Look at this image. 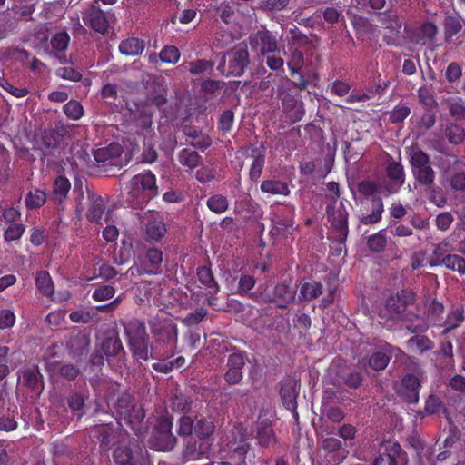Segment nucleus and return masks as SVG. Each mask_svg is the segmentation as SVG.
Wrapping results in <instances>:
<instances>
[{
  "label": "nucleus",
  "instance_id": "nucleus-57",
  "mask_svg": "<svg viewBox=\"0 0 465 465\" xmlns=\"http://www.w3.org/2000/svg\"><path fill=\"white\" fill-rule=\"evenodd\" d=\"M25 231V226L21 223H10L4 232V239L5 242H13L19 240Z\"/></svg>",
  "mask_w": 465,
  "mask_h": 465
},
{
  "label": "nucleus",
  "instance_id": "nucleus-16",
  "mask_svg": "<svg viewBox=\"0 0 465 465\" xmlns=\"http://www.w3.org/2000/svg\"><path fill=\"white\" fill-rule=\"evenodd\" d=\"M208 4L205 12L210 13L215 19H221L226 25L235 19L236 4L232 0H205Z\"/></svg>",
  "mask_w": 465,
  "mask_h": 465
},
{
  "label": "nucleus",
  "instance_id": "nucleus-28",
  "mask_svg": "<svg viewBox=\"0 0 465 465\" xmlns=\"http://www.w3.org/2000/svg\"><path fill=\"white\" fill-rule=\"evenodd\" d=\"M22 380L23 384L33 391H42L44 388L43 375L37 365L25 369Z\"/></svg>",
  "mask_w": 465,
  "mask_h": 465
},
{
  "label": "nucleus",
  "instance_id": "nucleus-47",
  "mask_svg": "<svg viewBox=\"0 0 465 465\" xmlns=\"http://www.w3.org/2000/svg\"><path fill=\"white\" fill-rule=\"evenodd\" d=\"M437 33L438 28L433 23H423L419 29L416 42L418 44L426 45L428 42L434 39Z\"/></svg>",
  "mask_w": 465,
  "mask_h": 465
},
{
  "label": "nucleus",
  "instance_id": "nucleus-7",
  "mask_svg": "<svg viewBox=\"0 0 465 465\" xmlns=\"http://www.w3.org/2000/svg\"><path fill=\"white\" fill-rule=\"evenodd\" d=\"M82 19L86 26L104 35L108 33L111 25L115 21V16L111 10H102L98 0H94L83 11Z\"/></svg>",
  "mask_w": 465,
  "mask_h": 465
},
{
  "label": "nucleus",
  "instance_id": "nucleus-12",
  "mask_svg": "<svg viewBox=\"0 0 465 465\" xmlns=\"http://www.w3.org/2000/svg\"><path fill=\"white\" fill-rule=\"evenodd\" d=\"M249 43L252 50L262 55L278 50L277 35L266 28L252 34L249 36Z\"/></svg>",
  "mask_w": 465,
  "mask_h": 465
},
{
  "label": "nucleus",
  "instance_id": "nucleus-18",
  "mask_svg": "<svg viewBox=\"0 0 465 465\" xmlns=\"http://www.w3.org/2000/svg\"><path fill=\"white\" fill-rule=\"evenodd\" d=\"M328 220L333 229L339 233V243L342 244L346 242L349 233L348 217L349 213L342 203L336 209L330 211L327 208Z\"/></svg>",
  "mask_w": 465,
  "mask_h": 465
},
{
  "label": "nucleus",
  "instance_id": "nucleus-31",
  "mask_svg": "<svg viewBox=\"0 0 465 465\" xmlns=\"http://www.w3.org/2000/svg\"><path fill=\"white\" fill-rule=\"evenodd\" d=\"M149 340L148 336L147 339L136 341L127 345L134 358L143 361L158 358L153 351L149 350Z\"/></svg>",
  "mask_w": 465,
  "mask_h": 465
},
{
  "label": "nucleus",
  "instance_id": "nucleus-42",
  "mask_svg": "<svg viewBox=\"0 0 465 465\" xmlns=\"http://www.w3.org/2000/svg\"><path fill=\"white\" fill-rule=\"evenodd\" d=\"M438 263L446 269L458 272L460 276L465 274V258L459 254L450 253Z\"/></svg>",
  "mask_w": 465,
  "mask_h": 465
},
{
  "label": "nucleus",
  "instance_id": "nucleus-27",
  "mask_svg": "<svg viewBox=\"0 0 465 465\" xmlns=\"http://www.w3.org/2000/svg\"><path fill=\"white\" fill-rule=\"evenodd\" d=\"M89 345V336L84 331L71 334L67 341V349L74 357L82 356L86 353Z\"/></svg>",
  "mask_w": 465,
  "mask_h": 465
},
{
  "label": "nucleus",
  "instance_id": "nucleus-46",
  "mask_svg": "<svg viewBox=\"0 0 465 465\" xmlns=\"http://www.w3.org/2000/svg\"><path fill=\"white\" fill-rule=\"evenodd\" d=\"M178 160L182 165L193 169L199 165L201 156L195 150L185 148L180 152Z\"/></svg>",
  "mask_w": 465,
  "mask_h": 465
},
{
  "label": "nucleus",
  "instance_id": "nucleus-8",
  "mask_svg": "<svg viewBox=\"0 0 465 465\" xmlns=\"http://www.w3.org/2000/svg\"><path fill=\"white\" fill-rule=\"evenodd\" d=\"M193 430L199 441L193 444V448L189 444L186 447V455H191L192 459L199 458L203 454V420H199L193 427V420L191 417L182 416L179 420L178 434L183 437L190 436Z\"/></svg>",
  "mask_w": 465,
  "mask_h": 465
},
{
  "label": "nucleus",
  "instance_id": "nucleus-34",
  "mask_svg": "<svg viewBox=\"0 0 465 465\" xmlns=\"http://www.w3.org/2000/svg\"><path fill=\"white\" fill-rule=\"evenodd\" d=\"M71 189V183L65 176L59 175L53 183L52 199L55 203L61 204L67 198Z\"/></svg>",
  "mask_w": 465,
  "mask_h": 465
},
{
  "label": "nucleus",
  "instance_id": "nucleus-53",
  "mask_svg": "<svg viewBox=\"0 0 465 465\" xmlns=\"http://www.w3.org/2000/svg\"><path fill=\"white\" fill-rule=\"evenodd\" d=\"M63 111L67 118L76 121L84 114V109L80 102L70 100L63 106Z\"/></svg>",
  "mask_w": 465,
  "mask_h": 465
},
{
  "label": "nucleus",
  "instance_id": "nucleus-20",
  "mask_svg": "<svg viewBox=\"0 0 465 465\" xmlns=\"http://www.w3.org/2000/svg\"><path fill=\"white\" fill-rule=\"evenodd\" d=\"M300 384L293 378H287L281 382L280 396L285 409L298 416L297 397L299 394Z\"/></svg>",
  "mask_w": 465,
  "mask_h": 465
},
{
  "label": "nucleus",
  "instance_id": "nucleus-13",
  "mask_svg": "<svg viewBox=\"0 0 465 465\" xmlns=\"http://www.w3.org/2000/svg\"><path fill=\"white\" fill-rule=\"evenodd\" d=\"M420 380L412 373L405 374L396 390L397 395L408 404H416L420 400Z\"/></svg>",
  "mask_w": 465,
  "mask_h": 465
},
{
  "label": "nucleus",
  "instance_id": "nucleus-15",
  "mask_svg": "<svg viewBox=\"0 0 465 465\" xmlns=\"http://www.w3.org/2000/svg\"><path fill=\"white\" fill-rule=\"evenodd\" d=\"M231 397V392H224L222 391H216L213 392V399L208 403L207 407L208 409H214V415H209V419H211L210 422H207L205 420V444L208 443L209 436L213 432L216 417H220L224 414V410L230 401Z\"/></svg>",
  "mask_w": 465,
  "mask_h": 465
},
{
  "label": "nucleus",
  "instance_id": "nucleus-37",
  "mask_svg": "<svg viewBox=\"0 0 465 465\" xmlns=\"http://www.w3.org/2000/svg\"><path fill=\"white\" fill-rule=\"evenodd\" d=\"M89 198L91 199V203L86 217L91 223H101L105 210L104 201L101 196H95L94 194L89 195Z\"/></svg>",
  "mask_w": 465,
  "mask_h": 465
},
{
  "label": "nucleus",
  "instance_id": "nucleus-1",
  "mask_svg": "<svg viewBox=\"0 0 465 465\" xmlns=\"http://www.w3.org/2000/svg\"><path fill=\"white\" fill-rule=\"evenodd\" d=\"M215 64L216 70L223 76L242 75L250 64L247 45L239 43L225 53L216 54L211 61L205 60V72L212 70Z\"/></svg>",
  "mask_w": 465,
  "mask_h": 465
},
{
  "label": "nucleus",
  "instance_id": "nucleus-44",
  "mask_svg": "<svg viewBox=\"0 0 465 465\" xmlns=\"http://www.w3.org/2000/svg\"><path fill=\"white\" fill-rule=\"evenodd\" d=\"M388 242L386 230L381 229L376 233L370 235L367 239V246L372 252H381L386 249Z\"/></svg>",
  "mask_w": 465,
  "mask_h": 465
},
{
  "label": "nucleus",
  "instance_id": "nucleus-45",
  "mask_svg": "<svg viewBox=\"0 0 465 465\" xmlns=\"http://www.w3.org/2000/svg\"><path fill=\"white\" fill-rule=\"evenodd\" d=\"M46 202V193L38 188H33L27 193L25 203L27 209L35 210L42 207Z\"/></svg>",
  "mask_w": 465,
  "mask_h": 465
},
{
  "label": "nucleus",
  "instance_id": "nucleus-23",
  "mask_svg": "<svg viewBox=\"0 0 465 465\" xmlns=\"http://www.w3.org/2000/svg\"><path fill=\"white\" fill-rule=\"evenodd\" d=\"M255 440L257 444L262 448H268L277 440L272 422L268 418H258L255 426Z\"/></svg>",
  "mask_w": 465,
  "mask_h": 465
},
{
  "label": "nucleus",
  "instance_id": "nucleus-14",
  "mask_svg": "<svg viewBox=\"0 0 465 465\" xmlns=\"http://www.w3.org/2000/svg\"><path fill=\"white\" fill-rule=\"evenodd\" d=\"M385 173L389 182L381 183V187L384 190L383 192H386V196H388L398 193L400 188L404 184L405 172L401 162L392 160L388 163Z\"/></svg>",
  "mask_w": 465,
  "mask_h": 465
},
{
  "label": "nucleus",
  "instance_id": "nucleus-39",
  "mask_svg": "<svg viewBox=\"0 0 465 465\" xmlns=\"http://www.w3.org/2000/svg\"><path fill=\"white\" fill-rule=\"evenodd\" d=\"M113 460L117 465H138L129 446H118L113 451Z\"/></svg>",
  "mask_w": 465,
  "mask_h": 465
},
{
  "label": "nucleus",
  "instance_id": "nucleus-62",
  "mask_svg": "<svg viewBox=\"0 0 465 465\" xmlns=\"http://www.w3.org/2000/svg\"><path fill=\"white\" fill-rule=\"evenodd\" d=\"M70 41V36L66 32H60L55 34L51 38V46L58 52H64L67 49Z\"/></svg>",
  "mask_w": 465,
  "mask_h": 465
},
{
  "label": "nucleus",
  "instance_id": "nucleus-61",
  "mask_svg": "<svg viewBox=\"0 0 465 465\" xmlns=\"http://www.w3.org/2000/svg\"><path fill=\"white\" fill-rule=\"evenodd\" d=\"M418 98L420 103L422 104L427 110L433 109L437 106V102L434 96L432 95L430 90L426 86L419 88Z\"/></svg>",
  "mask_w": 465,
  "mask_h": 465
},
{
  "label": "nucleus",
  "instance_id": "nucleus-10",
  "mask_svg": "<svg viewBox=\"0 0 465 465\" xmlns=\"http://www.w3.org/2000/svg\"><path fill=\"white\" fill-rule=\"evenodd\" d=\"M304 64V55L302 51L294 49L291 52L290 58L287 61V66L290 75L293 80L286 78V84L292 85L299 91L307 89L310 84V77L302 74V70Z\"/></svg>",
  "mask_w": 465,
  "mask_h": 465
},
{
  "label": "nucleus",
  "instance_id": "nucleus-33",
  "mask_svg": "<svg viewBox=\"0 0 465 465\" xmlns=\"http://www.w3.org/2000/svg\"><path fill=\"white\" fill-rule=\"evenodd\" d=\"M121 152L119 144L110 143L106 147L94 150V158L98 163L111 164L112 160L119 156Z\"/></svg>",
  "mask_w": 465,
  "mask_h": 465
},
{
  "label": "nucleus",
  "instance_id": "nucleus-38",
  "mask_svg": "<svg viewBox=\"0 0 465 465\" xmlns=\"http://www.w3.org/2000/svg\"><path fill=\"white\" fill-rule=\"evenodd\" d=\"M441 411H445L442 400L440 397L431 394L425 401L424 410L418 411L417 415L422 419L426 416L439 414Z\"/></svg>",
  "mask_w": 465,
  "mask_h": 465
},
{
  "label": "nucleus",
  "instance_id": "nucleus-54",
  "mask_svg": "<svg viewBox=\"0 0 465 465\" xmlns=\"http://www.w3.org/2000/svg\"><path fill=\"white\" fill-rule=\"evenodd\" d=\"M265 163V156L263 154H258L253 157L250 171L249 177L253 183H258L259 178L262 173Z\"/></svg>",
  "mask_w": 465,
  "mask_h": 465
},
{
  "label": "nucleus",
  "instance_id": "nucleus-32",
  "mask_svg": "<svg viewBox=\"0 0 465 465\" xmlns=\"http://www.w3.org/2000/svg\"><path fill=\"white\" fill-rule=\"evenodd\" d=\"M464 317V306L463 304H458L452 307V309L448 312L444 324L446 328L443 330L442 333L447 334L451 331L457 329L463 322Z\"/></svg>",
  "mask_w": 465,
  "mask_h": 465
},
{
  "label": "nucleus",
  "instance_id": "nucleus-36",
  "mask_svg": "<svg viewBox=\"0 0 465 465\" xmlns=\"http://www.w3.org/2000/svg\"><path fill=\"white\" fill-rule=\"evenodd\" d=\"M35 285L37 290L45 297H52L54 293V284L47 271L41 270L35 274Z\"/></svg>",
  "mask_w": 465,
  "mask_h": 465
},
{
  "label": "nucleus",
  "instance_id": "nucleus-43",
  "mask_svg": "<svg viewBox=\"0 0 465 465\" xmlns=\"http://www.w3.org/2000/svg\"><path fill=\"white\" fill-rule=\"evenodd\" d=\"M445 137L451 144L458 145L465 140V129L456 123H450L444 131Z\"/></svg>",
  "mask_w": 465,
  "mask_h": 465
},
{
  "label": "nucleus",
  "instance_id": "nucleus-64",
  "mask_svg": "<svg viewBox=\"0 0 465 465\" xmlns=\"http://www.w3.org/2000/svg\"><path fill=\"white\" fill-rule=\"evenodd\" d=\"M411 114V109L407 105H397L390 114L389 121L391 124L402 123Z\"/></svg>",
  "mask_w": 465,
  "mask_h": 465
},
{
  "label": "nucleus",
  "instance_id": "nucleus-9",
  "mask_svg": "<svg viewBox=\"0 0 465 465\" xmlns=\"http://www.w3.org/2000/svg\"><path fill=\"white\" fill-rule=\"evenodd\" d=\"M407 453L397 441L384 440L379 448V455L374 459L372 465H399L400 462L407 464Z\"/></svg>",
  "mask_w": 465,
  "mask_h": 465
},
{
  "label": "nucleus",
  "instance_id": "nucleus-11",
  "mask_svg": "<svg viewBox=\"0 0 465 465\" xmlns=\"http://www.w3.org/2000/svg\"><path fill=\"white\" fill-rule=\"evenodd\" d=\"M155 342L173 350L177 346V325L172 320L156 321L151 324Z\"/></svg>",
  "mask_w": 465,
  "mask_h": 465
},
{
  "label": "nucleus",
  "instance_id": "nucleus-3",
  "mask_svg": "<svg viewBox=\"0 0 465 465\" xmlns=\"http://www.w3.org/2000/svg\"><path fill=\"white\" fill-rule=\"evenodd\" d=\"M114 411L120 425L124 422L136 436L143 434L144 410L142 406L136 405L130 395L124 394L119 397L114 405Z\"/></svg>",
  "mask_w": 465,
  "mask_h": 465
},
{
  "label": "nucleus",
  "instance_id": "nucleus-17",
  "mask_svg": "<svg viewBox=\"0 0 465 465\" xmlns=\"http://www.w3.org/2000/svg\"><path fill=\"white\" fill-rule=\"evenodd\" d=\"M245 365V353L234 351L227 360L226 371L223 374L225 381L229 385H236L242 380V369Z\"/></svg>",
  "mask_w": 465,
  "mask_h": 465
},
{
  "label": "nucleus",
  "instance_id": "nucleus-51",
  "mask_svg": "<svg viewBox=\"0 0 465 465\" xmlns=\"http://www.w3.org/2000/svg\"><path fill=\"white\" fill-rule=\"evenodd\" d=\"M391 357L386 352L375 351L369 358V366L373 371H382L388 366Z\"/></svg>",
  "mask_w": 465,
  "mask_h": 465
},
{
  "label": "nucleus",
  "instance_id": "nucleus-60",
  "mask_svg": "<svg viewBox=\"0 0 465 465\" xmlns=\"http://www.w3.org/2000/svg\"><path fill=\"white\" fill-rule=\"evenodd\" d=\"M290 0H261L260 8L266 12H279L284 10Z\"/></svg>",
  "mask_w": 465,
  "mask_h": 465
},
{
  "label": "nucleus",
  "instance_id": "nucleus-35",
  "mask_svg": "<svg viewBox=\"0 0 465 465\" xmlns=\"http://www.w3.org/2000/svg\"><path fill=\"white\" fill-rule=\"evenodd\" d=\"M323 291V286L321 282L312 281L302 283L299 291V300L301 302H310L318 298Z\"/></svg>",
  "mask_w": 465,
  "mask_h": 465
},
{
  "label": "nucleus",
  "instance_id": "nucleus-4",
  "mask_svg": "<svg viewBox=\"0 0 465 465\" xmlns=\"http://www.w3.org/2000/svg\"><path fill=\"white\" fill-rule=\"evenodd\" d=\"M357 189L359 193L363 197H371V213L362 214L360 218L361 223L364 225L376 224L381 221L382 213L384 212V204L381 196H375L377 193H383L386 196V192L381 187V183L370 180H364L358 183Z\"/></svg>",
  "mask_w": 465,
  "mask_h": 465
},
{
  "label": "nucleus",
  "instance_id": "nucleus-21",
  "mask_svg": "<svg viewBox=\"0 0 465 465\" xmlns=\"http://www.w3.org/2000/svg\"><path fill=\"white\" fill-rule=\"evenodd\" d=\"M289 85L285 83L278 89V96L281 99L283 110L286 113L293 112V122L300 121L304 115L302 102L295 95L289 94Z\"/></svg>",
  "mask_w": 465,
  "mask_h": 465
},
{
  "label": "nucleus",
  "instance_id": "nucleus-29",
  "mask_svg": "<svg viewBox=\"0 0 465 465\" xmlns=\"http://www.w3.org/2000/svg\"><path fill=\"white\" fill-rule=\"evenodd\" d=\"M119 52L125 56H137L140 55L144 48L145 42L138 37H128L122 40L119 44Z\"/></svg>",
  "mask_w": 465,
  "mask_h": 465
},
{
  "label": "nucleus",
  "instance_id": "nucleus-30",
  "mask_svg": "<svg viewBox=\"0 0 465 465\" xmlns=\"http://www.w3.org/2000/svg\"><path fill=\"white\" fill-rule=\"evenodd\" d=\"M260 189L262 193L269 195L288 196L291 193L288 183L277 179H268L262 181L261 183Z\"/></svg>",
  "mask_w": 465,
  "mask_h": 465
},
{
  "label": "nucleus",
  "instance_id": "nucleus-5",
  "mask_svg": "<svg viewBox=\"0 0 465 465\" xmlns=\"http://www.w3.org/2000/svg\"><path fill=\"white\" fill-rule=\"evenodd\" d=\"M409 157L415 181L420 185L431 189L435 184L436 173L431 166L430 156L421 149H411Z\"/></svg>",
  "mask_w": 465,
  "mask_h": 465
},
{
  "label": "nucleus",
  "instance_id": "nucleus-22",
  "mask_svg": "<svg viewBox=\"0 0 465 465\" xmlns=\"http://www.w3.org/2000/svg\"><path fill=\"white\" fill-rule=\"evenodd\" d=\"M415 301V294L412 291L402 289L395 295H391L386 301V309L389 312L392 314H401L403 313L407 306L413 303Z\"/></svg>",
  "mask_w": 465,
  "mask_h": 465
},
{
  "label": "nucleus",
  "instance_id": "nucleus-49",
  "mask_svg": "<svg viewBox=\"0 0 465 465\" xmlns=\"http://www.w3.org/2000/svg\"><path fill=\"white\" fill-rule=\"evenodd\" d=\"M339 378L341 379L342 384L353 390L360 388L363 381L362 374L354 370L343 371L339 375Z\"/></svg>",
  "mask_w": 465,
  "mask_h": 465
},
{
  "label": "nucleus",
  "instance_id": "nucleus-59",
  "mask_svg": "<svg viewBox=\"0 0 465 465\" xmlns=\"http://www.w3.org/2000/svg\"><path fill=\"white\" fill-rule=\"evenodd\" d=\"M98 440L101 447L108 448L115 438V432L113 428L101 425L97 427Z\"/></svg>",
  "mask_w": 465,
  "mask_h": 465
},
{
  "label": "nucleus",
  "instance_id": "nucleus-56",
  "mask_svg": "<svg viewBox=\"0 0 465 465\" xmlns=\"http://www.w3.org/2000/svg\"><path fill=\"white\" fill-rule=\"evenodd\" d=\"M159 59L163 63L175 64L180 59V52L174 45H165L159 53Z\"/></svg>",
  "mask_w": 465,
  "mask_h": 465
},
{
  "label": "nucleus",
  "instance_id": "nucleus-52",
  "mask_svg": "<svg viewBox=\"0 0 465 465\" xmlns=\"http://www.w3.org/2000/svg\"><path fill=\"white\" fill-rule=\"evenodd\" d=\"M37 0H27L25 4L15 5L13 10L22 19L25 21H35L32 17L35 10V4Z\"/></svg>",
  "mask_w": 465,
  "mask_h": 465
},
{
  "label": "nucleus",
  "instance_id": "nucleus-24",
  "mask_svg": "<svg viewBox=\"0 0 465 465\" xmlns=\"http://www.w3.org/2000/svg\"><path fill=\"white\" fill-rule=\"evenodd\" d=\"M121 324L124 328L127 345L136 341L147 339L149 336L144 322L138 319L134 318L126 322H121Z\"/></svg>",
  "mask_w": 465,
  "mask_h": 465
},
{
  "label": "nucleus",
  "instance_id": "nucleus-19",
  "mask_svg": "<svg viewBox=\"0 0 465 465\" xmlns=\"http://www.w3.org/2000/svg\"><path fill=\"white\" fill-rule=\"evenodd\" d=\"M163 252L158 248H148L141 259L139 274L157 275L162 272Z\"/></svg>",
  "mask_w": 465,
  "mask_h": 465
},
{
  "label": "nucleus",
  "instance_id": "nucleus-63",
  "mask_svg": "<svg viewBox=\"0 0 465 465\" xmlns=\"http://www.w3.org/2000/svg\"><path fill=\"white\" fill-rule=\"evenodd\" d=\"M115 294L114 287L111 285L98 286L92 293V298L97 302H103L113 298Z\"/></svg>",
  "mask_w": 465,
  "mask_h": 465
},
{
  "label": "nucleus",
  "instance_id": "nucleus-48",
  "mask_svg": "<svg viewBox=\"0 0 465 465\" xmlns=\"http://www.w3.org/2000/svg\"><path fill=\"white\" fill-rule=\"evenodd\" d=\"M166 233V227L162 220L150 221L146 224V236L150 240L159 241Z\"/></svg>",
  "mask_w": 465,
  "mask_h": 465
},
{
  "label": "nucleus",
  "instance_id": "nucleus-58",
  "mask_svg": "<svg viewBox=\"0 0 465 465\" xmlns=\"http://www.w3.org/2000/svg\"><path fill=\"white\" fill-rule=\"evenodd\" d=\"M170 408L174 412L186 413L191 409V402L183 394L174 395L171 398Z\"/></svg>",
  "mask_w": 465,
  "mask_h": 465
},
{
  "label": "nucleus",
  "instance_id": "nucleus-6",
  "mask_svg": "<svg viewBox=\"0 0 465 465\" xmlns=\"http://www.w3.org/2000/svg\"><path fill=\"white\" fill-rule=\"evenodd\" d=\"M173 416L168 413L161 415L156 420L151 437V447L157 451H171L177 444L173 433Z\"/></svg>",
  "mask_w": 465,
  "mask_h": 465
},
{
  "label": "nucleus",
  "instance_id": "nucleus-55",
  "mask_svg": "<svg viewBox=\"0 0 465 465\" xmlns=\"http://www.w3.org/2000/svg\"><path fill=\"white\" fill-rule=\"evenodd\" d=\"M62 140L61 134L54 129L45 131L42 137L43 144L50 150L57 149Z\"/></svg>",
  "mask_w": 465,
  "mask_h": 465
},
{
  "label": "nucleus",
  "instance_id": "nucleus-25",
  "mask_svg": "<svg viewBox=\"0 0 465 465\" xmlns=\"http://www.w3.org/2000/svg\"><path fill=\"white\" fill-rule=\"evenodd\" d=\"M100 351L105 355L107 362L117 356L125 357L126 353L118 335L105 337L100 343Z\"/></svg>",
  "mask_w": 465,
  "mask_h": 465
},
{
  "label": "nucleus",
  "instance_id": "nucleus-26",
  "mask_svg": "<svg viewBox=\"0 0 465 465\" xmlns=\"http://www.w3.org/2000/svg\"><path fill=\"white\" fill-rule=\"evenodd\" d=\"M295 295V288H292L286 282H279L273 289L272 301L277 303V307L284 309L294 301Z\"/></svg>",
  "mask_w": 465,
  "mask_h": 465
},
{
  "label": "nucleus",
  "instance_id": "nucleus-2",
  "mask_svg": "<svg viewBox=\"0 0 465 465\" xmlns=\"http://www.w3.org/2000/svg\"><path fill=\"white\" fill-rule=\"evenodd\" d=\"M128 188L127 201L133 207H140L158 195L156 177L151 171L134 175Z\"/></svg>",
  "mask_w": 465,
  "mask_h": 465
},
{
  "label": "nucleus",
  "instance_id": "nucleus-41",
  "mask_svg": "<svg viewBox=\"0 0 465 465\" xmlns=\"http://www.w3.org/2000/svg\"><path fill=\"white\" fill-rule=\"evenodd\" d=\"M451 250L452 246L449 242L443 241L437 244L432 251L431 256L428 260L429 266L431 268L440 266V263L438 262L449 256Z\"/></svg>",
  "mask_w": 465,
  "mask_h": 465
},
{
  "label": "nucleus",
  "instance_id": "nucleus-50",
  "mask_svg": "<svg viewBox=\"0 0 465 465\" xmlns=\"http://www.w3.org/2000/svg\"><path fill=\"white\" fill-rule=\"evenodd\" d=\"M206 205L210 211L220 214L224 213L229 207V201L223 194L212 195L206 202Z\"/></svg>",
  "mask_w": 465,
  "mask_h": 465
},
{
  "label": "nucleus",
  "instance_id": "nucleus-40",
  "mask_svg": "<svg viewBox=\"0 0 465 465\" xmlns=\"http://www.w3.org/2000/svg\"><path fill=\"white\" fill-rule=\"evenodd\" d=\"M407 346L414 352L422 354L425 351H431L434 348V342L427 336L415 335L407 341Z\"/></svg>",
  "mask_w": 465,
  "mask_h": 465
}]
</instances>
